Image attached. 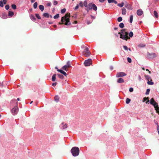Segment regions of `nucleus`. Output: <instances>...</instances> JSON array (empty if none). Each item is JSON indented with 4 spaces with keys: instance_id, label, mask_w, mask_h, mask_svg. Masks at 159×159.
Instances as JSON below:
<instances>
[{
    "instance_id": "412c9836",
    "label": "nucleus",
    "mask_w": 159,
    "mask_h": 159,
    "mask_svg": "<svg viewBox=\"0 0 159 159\" xmlns=\"http://www.w3.org/2000/svg\"><path fill=\"white\" fill-rule=\"evenodd\" d=\"M59 99V97L58 96L56 95L54 97V100L55 101H56L57 102H58Z\"/></svg>"
},
{
    "instance_id": "7ed1b4c3",
    "label": "nucleus",
    "mask_w": 159,
    "mask_h": 159,
    "mask_svg": "<svg viewBox=\"0 0 159 159\" xmlns=\"http://www.w3.org/2000/svg\"><path fill=\"white\" fill-rule=\"evenodd\" d=\"M71 152L73 156L76 157L78 155L79 153V149L78 147H74L71 150Z\"/></svg>"
},
{
    "instance_id": "0e129e2a",
    "label": "nucleus",
    "mask_w": 159,
    "mask_h": 159,
    "mask_svg": "<svg viewBox=\"0 0 159 159\" xmlns=\"http://www.w3.org/2000/svg\"><path fill=\"white\" fill-rule=\"evenodd\" d=\"M91 23V22H90L89 21H87V24L88 25L89 24Z\"/></svg>"
},
{
    "instance_id": "c85d7f7f",
    "label": "nucleus",
    "mask_w": 159,
    "mask_h": 159,
    "mask_svg": "<svg viewBox=\"0 0 159 159\" xmlns=\"http://www.w3.org/2000/svg\"><path fill=\"white\" fill-rule=\"evenodd\" d=\"M133 20V15H131L130 16L129 21L130 23H132Z\"/></svg>"
},
{
    "instance_id": "0eeeda50",
    "label": "nucleus",
    "mask_w": 159,
    "mask_h": 159,
    "mask_svg": "<svg viewBox=\"0 0 159 159\" xmlns=\"http://www.w3.org/2000/svg\"><path fill=\"white\" fill-rule=\"evenodd\" d=\"M145 77L146 79L148 81L147 84L149 85H153L154 83L152 82V80L151 77L148 75H145Z\"/></svg>"
},
{
    "instance_id": "c9c22d12",
    "label": "nucleus",
    "mask_w": 159,
    "mask_h": 159,
    "mask_svg": "<svg viewBox=\"0 0 159 159\" xmlns=\"http://www.w3.org/2000/svg\"><path fill=\"white\" fill-rule=\"evenodd\" d=\"M35 16H36V17L39 19H41V18L40 17V16H39V14H35Z\"/></svg>"
},
{
    "instance_id": "2eb2a0df",
    "label": "nucleus",
    "mask_w": 159,
    "mask_h": 159,
    "mask_svg": "<svg viewBox=\"0 0 159 159\" xmlns=\"http://www.w3.org/2000/svg\"><path fill=\"white\" fill-rule=\"evenodd\" d=\"M57 71L59 72H60L61 74L64 75H65L66 76L67 74L65 71H63V70H59L58 69Z\"/></svg>"
},
{
    "instance_id": "f704fd0d",
    "label": "nucleus",
    "mask_w": 159,
    "mask_h": 159,
    "mask_svg": "<svg viewBox=\"0 0 159 159\" xmlns=\"http://www.w3.org/2000/svg\"><path fill=\"white\" fill-rule=\"evenodd\" d=\"M84 6L86 7H88L87 2L86 1H85L84 2Z\"/></svg>"
},
{
    "instance_id": "cd10ccee",
    "label": "nucleus",
    "mask_w": 159,
    "mask_h": 159,
    "mask_svg": "<svg viewBox=\"0 0 159 159\" xmlns=\"http://www.w3.org/2000/svg\"><path fill=\"white\" fill-rule=\"evenodd\" d=\"M37 6H38V3L37 2H35L34 3V5H33V7H34V8L36 9L37 7Z\"/></svg>"
},
{
    "instance_id": "20e7f679",
    "label": "nucleus",
    "mask_w": 159,
    "mask_h": 159,
    "mask_svg": "<svg viewBox=\"0 0 159 159\" xmlns=\"http://www.w3.org/2000/svg\"><path fill=\"white\" fill-rule=\"evenodd\" d=\"M125 29H124L121 30V33L119 32L118 34H120V38L123 39L125 40H127L128 39H129L130 38L129 37H127L124 34L123 31H125Z\"/></svg>"
},
{
    "instance_id": "338daca9",
    "label": "nucleus",
    "mask_w": 159,
    "mask_h": 159,
    "mask_svg": "<svg viewBox=\"0 0 159 159\" xmlns=\"http://www.w3.org/2000/svg\"><path fill=\"white\" fill-rule=\"evenodd\" d=\"M77 21L76 20V21H74V23H73V24H77Z\"/></svg>"
},
{
    "instance_id": "8fccbe9b",
    "label": "nucleus",
    "mask_w": 159,
    "mask_h": 159,
    "mask_svg": "<svg viewBox=\"0 0 159 159\" xmlns=\"http://www.w3.org/2000/svg\"><path fill=\"white\" fill-rule=\"evenodd\" d=\"M5 8L7 10L9 8V6L8 5H6L5 7Z\"/></svg>"
},
{
    "instance_id": "ddd939ff",
    "label": "nucleus",
    "mask_w": 159,
    "mask_h": 159,
    "mask_svg": "<svg viewBox=\"0 0 159 159\" xmlns=\"http://www.w3.org/2000/svg\"><path fill=\"white\" fill-rule=\"evenodd\" d=\"M143 12L141 9H139L137 11V14L138 16H141L143 14Z\"/></svg>"
},
{
    "instance_id": "1a4fd4ad",
    "label": "nucleus",
    "mask_w": 159,
    "mask_h": 159,
    "mask_svg": "<svg viewBox=\"0 0 159 159\" xmlns=\"http://www.w3.org/2000/svg\"><path fill=\"white\" fill-rule=\"evenodd\" d=\"M84 55L86 57L89 56L91 54L90 52L89 51L88 48H86L84 50Z\"/></svg>"
},
{
    "instance_id": "dca6fc26",
    "label": "nucleus",
    "mask_w": 159,
    "mask_h": 159,
    "mask_svg": "<svg viewBox=\"0 0 159 159\" xmlns=\"http://www.w3.org/2000/svg\"><path fill=\"white\" fill-rule=\"evenodd\" d=\"M7 17V16L6 13H2V18L3 19H5Z\"/></svg>"
},
{
    "instance_id": "4be33fe9",
    "label": "nucleus",
    "mask_w": 159,
    "mask_h": 159,
    "mask_svg": "<svg viewBox=\"0 0 159 159\" xmlns=\"http://www.w3.org/2000/svg\"><path fill=\"white\" fill-rule=\"evenodd\" d=\"M56 74H54L52 78V81H54L56 80Z\"/></svg>"
},
{
    "instance_id": "58836bf2",
    "label": "nucleus",
    "mask_w": 159,
    "mask_h": 159,
    "mask_svg": "<svg viewBox=\"0 0 159 159\" xmlns=\"http://www.w3.org/2000/svg\"><path fill=\"white\" fill-rule=\"evenodd\" d=\"M11 7L14 9H16V5L15 4H12L11 5Z\"/></svg>"
},
{
    "instance_id": "79ce46f5",
    "label": "nucleus",
    "mask_w": 159,
    "mask_h": 159,
    "mask_svg": "<svg viewBox=\"0 0 159 159\" xmlns=\"http://www.w3.org/2000/svg\"><path fill=\"white\" fill-rule=\"evenodd\" d=\"M122 20V18L121 17H120L118 18L117 20L118 22H120Z\"/></svg>"
},
{
    "instance_id": "c03bdc74",
    "label": "nucleus",
    "mask_w": 159,
    "mask_h": 159,
    "mask_svg": "<svg viewBox=\"0 0 159 159\" xmlns=\"http://www.w3.org/2000/svg\"><path fill=\"white\" fill-rule=\"evenodd\" d=\"M0 6L2 7H3V1L2 0L0 1Z\"/></svg>"
},
{
    "instance_id": "680f3d73",
    "label": "nucleus",
    "mask_w": 159,
    "mask_h": 159,
    "mask_svg": "<svg viewBox=\"0 0 159 159\" xmlns=\"http://www.w3.org/2000/svg\"><path fill=\"white\" fill-rule=\"evenodd\" d=\"M91 17L93 19H95V17L94 16H93L91 15Z\"/></svg>"
},
{
    "instance_id": "5fc2aeb1",
    "label": "nucleus",
    "mask_w": 159,
    "mask_h": 159,
    "mask_svg": "<svg viewBox=\"0 0 159 159\" xmlns=\"http://www.w3.org/2000/svg\"><path fill=\"white\" fill-rule=\"evenodd\" d=\"M57 84V82H55V83H53L52 84V85L53 86H55Z\"/></svg>"
},
{
    "instance_id": "f257e3e1",
    "label": "nucleus",
    "mask_w": 159,
    "mask_h": 159,
    "mask_svg": "<svg viewBox=\"0 0 159 159\" xmlns=\"http://www.w3.org/2000/svg\"><path fill=\"white\" fill-rule=\"evenodd\" d=\"M70 14L69 13H66L64 16L62 17L61 19V22H64L66 21L64 23L65 25H70L71 23L70 21L69 17H70Z\"/></svg>"
},
{
    "instance_id": "bf43d9fd",
    "label": "nucleus",
    "mask_w": 159,
    "mask_h": 159,
    "mask_svg": "<svg viewBox=\"0 0 159 159\" xmlns=\"http://www.w3.org/2000/svg\"><path fill=\"white\" fill-rule=\"evenodd\" d=\"M99 1L101 2H103L106 0H99Z\"/></svg>"
},
{
    "instance_id": "5701e85b",
    "label": "nucleus",
    "mask_w": 159,
    "mask_h": 159,
    "mask_svg": "<svg viewBox=\"0 0 159 159\" xmlns=\"http://www.w3.org/2000/svg\"><path fill=\"white\" fill-rule=\"evenodd\" d=\"M39 9L42 11L44 9V7L43 5H40L39 6Z\"/></svg>"
},
{
    "instance_id": "e2e57ef3",
    "label": "nucleus",
    "mask_w": 159,
    "mask_h": 159,
    "mask_svg": "<svg viewBox=\"0 0 159 159\" xmlns=\"http://www.w3.org/2000/svg\"><path fill=\"white\" fill-rule=\"evenodd\" d=\"M139 80L140 81L141 80V77L140 75L139 76Z\"/></svg>"
},
{
    "instance_id": "6ab92c4d",
    "label": "nucleus",
    "mask_w": 159,
    "mask_h": 159,
    "mask_svg": "<svg viewBox=\"0 0 159 159\" xmlns=\"http://www.w3.org/2000/svg\"><path fill=\"white\" fill-rule=\"evenodd\" d=\"M122 14L123 15H125L126 12V10L125 8H123L122 9Z\"/></svg>"
},
{
    "instance_id": "bb28decb",
    "label": "nucleus",
    "mask_w": 159,
    "mask_h": 159,
    "mask_svg": "<svg viewBox=\"0 0 159 159\" xmlns=\"http://www.w3.org/2000/svg\"><path fill=\"white\" fill-rule=\"evenodd\" d=\"M124 2H122L121 3L118 4L117 5L119 7H122L124 5Z\"/></svg>"
},
{
    "instance_id": "2f4dec72",
    "label": "nucleus",
    "mask_w": 159,
    "mask_h": 159,
    "mask_svg": "<svg viewBox=\"0 0 159 159\" xmlns=\"http://www.w3.org/2000/svg\"><path fill=\"white\" fill-rule=\"evenodd\" d=\"M59 17V14H57L56 15L54 16L53 18L54 19L58 18Z\"/></svg>"
},
{
    "instance_id": "6e6d98bb",
    "label": "nucleus",
    "mask_w": 159,
    "mask_h": 159,
    "mask_svg": "<svg viewBox=\"0 0 159 159\" xmlns=\"http://www.w3.org/2000/svg\"><path fill=\"white\" fill-rule=\"evenodd\" d=\"M79 8V5H77L75 7V10H76L77 9H78Z\"/></svg>"
},
{
    "instance_id": "13d9d810",
    "label": "nucleus",
    "mask_w": 159,
    "mask_h": 159,
    "mask_svg": "<svg viewBox=\"0 0 159 159\" xmlns=\"http://www.w3.org/2000/svg\"><path fill=\"white\" fill-rule=\"evenodd\" d=\"M3 3L4 4H6L7 3V0H3Z\"/></svg>"
},
{
    "instance_id": "aec40b11",
    "label": "nucleus",
    "mask_w": 159,
    "mask_h": 159,
    "mask_svg": "<svg viewBox=\"0 0 159 159\" xmlns=\"http://www.w3.org/2000/svg\"><path fill=\"white\" fill-rule=\"evenodd\" d=\"M43 16L45 17L49 18V15L48 13H45L43 14Z\"/></svg>"
},
{
    "instance_id": "a878e982",
    "label": "nucleus",
    "mask_w": 159,
    "mask_h": 159,
    "mask_svg": "<svg viewBox=\"0 0 159 159\" xmlns=\"http://www.w3.org/2000/svg\"><path fill=\"white\" fill-rule=\"evenodd\" d=\"M65 66H67V68H69L71 67L70 62V61H67V63L66 65H65Z\"/></svg>"
},
{
    "instance_id": "e433bc0d",
    "label": "nucleus",
    "mask_w": 159,
    "mask_h": 159,
    "mask_svg": "<svg viewBox=\"0 0 159 159\" xmlns=\"http://www.w3.org/2000/svg\"><path fill=\"white\" fill-rule=\"evenodd\" d=\"M149 98L148 97L147 98L145 97L143 98L144 101H145L146 100H147L148 101L146 102V103H147L148 102H149Z\"/></svg>"
},
{
    "instance_id": "864d4df0",
    "label": "nucleus",
    "mask_w": 159,
    "mask_h": 159,
    "mask_svg": "<svg viewBox=\"0 0 159 159\" xmlns=\"http://www.w3.org/2000/svg\"><path fill=\"white\" fill-rule=\"evenodd\" d=\"M123 48L125 50H128V47L126 46H123Z\"/></svg>"
},
{
    "instance_id": "3c124183",
    "label": "nucleus",
    "mask_w": 159,
    "mask_h": 159,
    "mask_svg": "<svg viewBox=\"0 0 159 159\" xmlns=\"http://www.w3.org/2000/svg\"><path fill=\"white\" fill-rule=\"evenodd\" d=\"M58 3V2L57 1H53V4L54 5H56Z\"/></svg>"
},
{
    "instance_id": "b1692460",
    "label": "nucleus",
    "mask_w": 159,
    "mask_h": 159,
    "mask_svg": "<svg viewBox=\"0 0 159 159\" xmlns=\"http://www.w3.org/2000/svg\"><path fill=\"white\" fill-rule=\"evenodd\" d=\"M14 15V12H13L9 11L8 12V16H12Z\"/></svg>"
},
{
    "instance_id": "774afa93",
    "label": "nucleus",
    "mask_w": 159,
    "mask_h": 159,
    "mask_svg": "<svg viewBox=\"0 0 159 159\" xmlns=\"http://www.w3.org/2000/svg\"><path fill=\"white\" fill-rule=\"evenodd\" d=\"M159 126L158 125H157V130H159Z\"/></svg>"
},
{
    "instance_id": "c756f323",
    "label": "nucleus",
    "mask_w": 159,
    "mask_h": 159,
    "mask_svg": "<svg viewBox=\"0 0 159 159\" xmlns=\"http://www.w3.org/2000/svg\"><path fill=\"white\" fill-rule=\"evenodd\" d=\"M145 46V45L143 44H140L138 45V47L140 48H143Z\"/></svg>"
},
{
    "instance_id": "ea45409f",
    "label": "nucleus",
    "mask_w": 159,
    "mask_h": 159,
    "mask_svg": "<svg viewBox=\"0 0 159 159\" xmlns=\"http://www.w3.org/2000/svg\"><path fill=\"white\" fill-rule=\"evenodd\" d=\"M31 18L34 20H36V18L34 15H31Z\"/></svg>"
},
{
    "instance_id": "a211bd4d",
    "label": "nucleus",
    "mask_w": 159,
    "mask_h": 159,
    "mask_svg": "<svg viewBox=\"0 0 159 159\" xmlns=\"http://www.w3.org/2000/svg\"><path fill=\"white\" fill-rule=\"evenodd\" d=\"M117 82L118 83H122L124 82V80L122 78H120L118 79L117 80Z\"/></svg>"
},
{
    "instance_id": "72a5a7b5",
    "label": "nucleus",
    "mask_w": 159,
    "mask_h": 159,
    "mask_svg": "<svg viewBox=\"0 0 159 159\" xmlns=\"http://www.w3.org/2000/svg\"><path fill=\"white\" fill-rule=\"evenodd\" d=\"M57 75L59 78L61 79H63L64 76L60 74H58Z\"/></svg>"
},
{
    "instance_id": "69168bd1",
    "label": "nucleus",
    "mask_w": 159,
    "mask_h": 159,
    "mask_svg": "<svg viewBox=\"0 0 159 159\" xmlns=\"http://www.w3.org/2000/svg\"><path fill=\"white\" fill-rule=\"evenodd\" d=\"M59 24L60 25H62V24H64V23H63V22H59Z\"/></svg>"
},
{
    "instance_id": "09e8293b",
    "label": "nucleus",
    "mask_w": 159,
    "mask_h": 159,
    "mask_svg": "<svg viewBox=\"0 0 159 159\" xmlns=\"http://www.w3.org/2000/svg\"><path fill=\"white\" fill-rule=\"evenodd\" d=\"M127 61L129 63H131L132 61L131 59L129 57L127 58Z\"/></svg>"
},
{
    "instance_id": "423d86ee",
    "label": "nucleus",
    "mask_w": 159,
    "mask_h": 159,
    "mask_svg": "<svg viewBox=\"0 0 159 159\" xmlns=\"http://www.w3.org/2000/svg\"><path fill=\"white\" fill-rule=\"evenodd\" d=\"M87 7L89 8V9H93L95 11H96L97 9V7L94 4L92 3H89Z\"/></svg>"
},
{
    "instance_id": "473e14b6",
    "label": "nucleus",
    "mask_w": 159,
    "mask_h": 159,
    "mask_svg": "<svg viewBox=\"0 0 159 159\" xmlns=\"http://www.w3.org/2000/svg\"><path fill=\"white\" fill-rule=\"evenodd\" d=\"M130 99L129 98H127L126 100V104H129L130 102Z\"/></svg>"
},
{
    "instance_id": "a18cd8bd",
    "label": "nucleus",
    "mask_w": 159,
    "mask_h": 159,
    "mask_svg": "<svg viewBox=\"0 0 159 159\" xmlns=\"http://www.w3.org/2000/svg\"><path fill=\"white\" fill-rule=\"evenodd\" d=\"M123 32H124V34H123L124 35L126 36L127 37H128V33L127 32H125V31H123Z\"/></svg>"
},
{
    "instance_id": "4468645a",
    "label": "nucleus",
    "mask_w": 159,
    "mask_h": 159,
    "mask_svg": "<svg viewBox=\"0 0 159 159\" xmlns=\"http://www.w3.org/2000/svg\"><path fill=\"white\" fill-rule=\"evenodd\" d=\"M61 124L62 125V129H65L68 127V125L67 124H64V123H62Z\"/></svg>"
},
{
    "instance_id": "de8ad7c7",
    "label": "nucleus",
    "mask_w": 159,
    "mask_h": 159,
    "mask_svg": "<svg viewBox=\"0 0 159 159\" xmlns=\"http://www.w3.org/2000/svg\"><path fill=\"white\" fill-rule=\"evenodd\" d=\"M150 90L149 89H147L146 90V95H148L149 93V92H150Z\"/></svg>"
},
{
    "instance_id": "f03ea898",
    "label": "nucleus",
    "mask_w": 159,
    "mask_h": 159,
    "mask_svg": "<svg viewBox=\"0 0 159 159\" xmlns=\"http://www.w3.org/2000/svg\"><path fill=\"white\" fill-rule=\"evenodd\" d=\"M150 103L154 106L155 110L156 111V112L159 114V107L158 104L154 100L153 98H152L150 100Z\"/></svg>"
},
{
    "instance_id": "9b49d317",
    "label": "nucleus",
    "mask_w": 159,
    "mask_h": 159,
    "mask_svg": "<svg viewBox=\"0 0 159 159\" xmlns=\"http://www.w3.org/2000/svg\"><path fill=\"white\" fill-rule=\"evenodd\" d=\"M148 57L150 58H152L155 57L157 56L156 54L154 53H148L147 54Z\"/></svg>"
},
{
    "instance_id": "603ef678",
    "label": "nucleus",
    "mask_w": 159,
    "mask_h": 159,
    "mask_svg": "<svg viewBox=\"0 0 159 159\" xmlns=\"http://www.w3.org/2000/svg\"><path fill=\"white\" fill-rule=\"evenodd\" d=\"M129 91L130 92H132L133 91V89L132 88H130L129 89Z\"/></svg>"
},
{
    "instance_id": "f8f14e48",
    "label": "nucleus",
    "mask_w": 159,
    "mask_h": 159,
    "mask_svg": "<svg viewBox=\"0 0 159 159\" xmlns=\"http://www.w3.org/2000/svg\"><path fill=\"white\" fill-rule=\"evenodd\" d=\"M125 6L127 9L129 10H132L133 9L132 6L130 4L127 3L125 4Z\"/></svg>"
},
{
    "instance_id": "4c0bfd02",
    "label": "nucleus",
    "mask_w": 159,
    "mask_h": 159,
    "mask_svg": "<svg viewBox=\"0 0 159 159\" xmlns=\"http://www.w3.org/2000/svg\"><path fill=\"white\" fill-rule=\"evenodd\" d=\"M119 27L120 28H123L124 27V24L123 23H120L119 24Z\"/></svg>"
},
{
    "instance_id": "393cba45",
    "label": "nucleus",
    "mask_w": 159,
    "mask_h": 159,
    "mask_svg": "<svg viewBox=\"0 0 159 159\" xmlns=\"http://www.w3.org/2000/svg\"><path fill=\"white\" fill-rule=\"evenodd\" d=\"M153 13H154V15L155 16V17L156 18H158V13H157V12L156 11H154Z\"/></svg>"
},
{
    "instance_id": "f3484780",
    "label": "nucleus",
    "mask_w": 159,
    "mask_h": 159,
    "mask_svg": "<svg viewBox=\"0 0 159 159\" xmlns=\"http://www.w3.org/2000/svg\"><path fill=\"white\" fill-rule=\"evenodd\" d=\"M108 2L109 3H114L115 4H116L117 3V1H115V0H107Z\"/></svg>"
},
{
    "instance_id": "6e6552de",
    "label": "nucleus",
    "mask_w": 159,
    "mask_h": 159,
    "mask_svg": "<svg viewBox=\"0 0 159 159\" xmlns=\"http://www.w3.org/2000/svg\"><path fill=\"white\" fill-rule=\"evenodd\" d=\"M92 63V60L91 59H89L86 60L84 62V64L85 66H89L91 65Z\"/></svg>"
},
{
    "instance_id": "7c9ffc66",
    "label": "nucleus",
    "mask_w": 159,
    "mask_h": 159,
    "mask_svg": "<svg viewBox=\"0 0 159 159\" xmlns=\"http://www.w3.org/2000/svg\"><path fill=\"white\" fill-rule=\"evenodd\" d=\"M67 66L65 65L64 66L62 67V69L63 70H65L67 71L68 70H67Z\"/></svg>"
},
{
    "instance_id": "4d7b16f0",
    "label": "nucleus",
    "mask_w": 159,
    "mask_h": 159,
    "mask_svg": "<svg viewBox=\"0 0 159 159\" xmlns=\"http://www.w3.org/2000/svg\"><path fill=\"white\" fill-rule=\"evenodd\" d=\"M51 3L50 2H48L47 3V6H51Z\"/></svg>"
},
{
    "instance_id": "9d476101",
    "label": "nucleus",
    "mask_w": 159,
    "mask_h": 159,
    "mask_svg": "<svg viewBox=\"0 0 159 159\" xmlns=\"http://www.w3.org/2000/svg\"><path fill=\"white\" fill-rule=\"evenodd\" d=\"M126 74L122 72H118L116 74V76L117 77L119 78L126 76Z\"/></svg>"
},
{
    "instance_id": "a19ab883",
    "label": "nucleus",
    "mask_w": 159,
    "mask_h": 159,
    "mask_svg": "<svg viewBox=\"0 0 159 159\" xmlns=\"http://www.w3.org/2000/svg\"><path fill=\"white\" fill-rule=\"evenodd\" d=\"M129 35L130 37H132L133 35V32L132 31L130 32L129 33Z\"/></svg>"
},
{
    "instance_id": "49530a36",
    "label": "nucleus",
    "mask_w": 159,
    "mask_h": 159,
    "mask_svg": "<svg viewBox=\"0 0 159 159\" xmlns=\"http://www.w3.org/2000/svg\"><path fill=\"white\" fill-rule=\"evenodd\" d=\"M79 5L80 7H83V3L82 1H80L79 3Z\"/></svg>"
},
{
    "instance_id": "052dcab7",
    "label": "nucleus",
    "mask_w": 159,
    "mask_h": 159,
    "mask_svg": "<svg viewBox=\"0 0 159 159\" xmlns=\"http://www.w3.org/2000/svg\"><path fill=\"white\" fill-rule=\"evenodd\" d=\"M87 8L86 9V10L87 12H89V10H90V9H89V8L88 7H87Z\"/></svg>"
},
{
    "instance_id": "37998d69",
    "label": "nucleus",
    "mask_w": 159,
    "mask_h": 159,
    "mask_svg": "<svg viewBox=\"0 0 159 159\" xmlns=\"http://www.w3.org/2000/svg\"><path fill=\"white\" fill-rule=\"evenodd\" d=\"M66 9L65 8H64V9L61 10V12L62 13H64L66 12Z\"/></svg>"
},
{
    "instance_id": "39448f33",
    "label": "nucleus",
    "mask_w": 159,
    "mask_h": 159,
    "mask_svg": "<svg viewBox=\"0 0 159 159\" xmlns=\"http://www.w3.org/2000/svg\"><path fill=\"white\" fill-rule=\"evenodd\" d=\"M16 103L17 105L11 109V113L14 116L16 115L19 111V108L17 106L18 102H16Z\"/></svg>"
}]
</instances>
